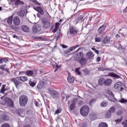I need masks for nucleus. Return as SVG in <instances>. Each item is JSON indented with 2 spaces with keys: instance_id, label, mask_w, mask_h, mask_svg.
Returning a JSON list of instances; mask_svg holds the SVG:
<instances>
[{
  "instance_id": "57",
  "label": "nucleus",
  "mask_w": 127,
  "mask_h": 127,
  "mask_svg": "<svg viewBox=\"0 0 127 127\" xmlns=\"http://www.w3.org/2000/svg\"><path fill=\"white\" fill-rule=\"evenodd\" d=\"M96 61L97 62H100L101 61V58L100 57H98L96 58Z\"/></svg>"
},
{
  "instance_id": "62",
  "label": "nucleus",
  "mask_w": 127,
  "mask_h": 127,
  "mask_svg": "<svg viewBox=\"0 0 127 127\" xmlns=\"http://www.w3.org/2000/svg\"><path fill=\"white\" fill-rule=\"evenodd\" d=\"M36 39H43V38L42 37H36Z\"/></svg>"
},
{
  "instance_id": "43",
  "label": "nucleus",
  "mask_w": 127,
  "mask_h": 127,
  "mask_svg": "<svg viewBox=\"0 0 127 127\" xmlns=\"http://www.w3.org/2000/svg\"><path fill=\"white\" fill-rule=\"evenodd\" d=\"M82 71L84 72L85 75H88L90 71H89V70L87 69V68H84Z\"/></svg>"
},
{
  "instance_id": "40",
  "label": "nucleus",
  "mask_w": 127,
  "mask_h": 127,
  "mask_svg": "<svg viewBox=\"0 0 127 127\" xmlns=\"http://www.w3.org/2000/svg\"><path fill=\"white\" fill-rule=\"evenodd\" d=\"M111 116H112V113L109 111L107 112L106 114H105V117L107 119H109V118H111Z\"/></svg>"
},
{
  "instance_id": "25",
  "label": "nucleus",
  "mask_w": 127,
  "mask_h": 127,
  "mask_svg": "<svg viewBox=\"0 0 127 127\" xmlns=\"http://www.w3.org/2000/svg\"><path fill=\"white\" fill-rule=\"evenodd\" d=\"M67 81L68 83H74V81H75V79L74 77L71 76H68Z\"/></svg>"
},
{
  "instance_id": "23",
  "label": "nucleus",
  "mask_w": 127,
  "mask_h": 127,
  "mask_svg": "<svg viewBox=\"0 0 127 127\" xmlns=\"http://www.w3.org/2000/svg\"><path fill=\"white\" fill-rule=\"evenodd\" d=\"M60 26V23H56L55 28L53 29V32L54 33H55V32H56V31H57V30H58V28H59Z\"/></svg>"
},
{
  "instance_id": "51",
  "label": "nucleus",
  "mask_w": 127,
  "mask_h": 127,
  "mask_svg": "<svg viewBox=\"0 0 127 127\" xmlns=\"http://www.w3.org/2000/svg\"><path fill=\"white\" fill-rule=\"evenodd\" d=\"M95 42H101V38L96 37L95 38Z\"/></svg>"
},
{
  "instance_id": "21",
  "label": "nucleus",
  "mask_w": 127,
  "mask_h": 127,
  "mask_svg": "<svg viewBox=\"0 0 127 127\" xmlns=\"http://www.w3.org/2000/svg\"><path fill=\"white\" fill-rule=\"evenodd\" d=\"M125 109L122 107L119 108L118 111H117V115L120 116V115H122L124 113Z\"/></svg>"
},
{
  "instance_id": "4",
  "label": "nucleus",
  "mask_w": 127,
  "mask_h": 127,
  "mask_svg": "<svg viewBox=\"0 0 127 127\" xmlns=\"http://www.w3.org/2000/svg\"><path fill=\"white\" fill-rule=\"evenodd\" d=\"M42 22L43 23V28H45L46 29H49L51 26V23L50 21L47 20L46 19L43 18L42 19Z\"/></svg>"
},
{
  "instance_id": "18",
  "label": "nucleus",
  "mask_w": 127,
  "mask_h": 127,
  "mask_svg": "<svg viewBox=\"0 0 127 127\" xmlns=\"http://www.w3.org/2000/svg\"><path fill=\"white\" fill-rule=\"evenodd\" d=\"M98 83L100 86H102V85H105V78H104V77L100 78L98 79Z\"/></svg>"
},
{
  "instance_id": "47",
  "label": "nucleus",
  "mask_w": 127,
  "mask_h": 127,
  "mask_svg": "<svg viewBox=\"0 0 127 127\" xmlns=\"http://www.w3.org/2000/svg\"><path fill=\"white\" fill-rule=\"evenodd\" d=\"M32 2H34V3H35L36 4H37V5H41V3L40 2H38V1H37L36 0H32Z\"/></svg>"
},
{
  "instance_id": "64",
  "label": "nucleus",
  "mask_w": 127,
  "mask_h": 127,
  "mask_svg": "<svg viewBox=\"0 0 127 127\" xmlns=\"http://www.w3.org/2000/svg\"><path fill=\"white\" fill-rule=\"evenodd\" d=\"M23 127H31V126H30V125H26L25 126H24Z\"/></svg>"
},
{
  "instance_id": "9",
  "label": "nucleus",
  "mask_w": 127,
  "mask_h": 127,
  "mask_svg": "<svg viewBox=\"0 0 127 127\" xmlns=\"http://www.w3.org/2000/svg\"><path fill=\"white\" fill-rule=\"evenodd\" d=\"M11 82L14 83V85L16 88H17V86L19 85H21L22 84V83L20 81L17 80L16 78L11 79Z\"/></svg>"
},
{
  "instance_id": "38",
  "label": "nucleus",
  "mask_w": 127,
  "mask_h": 127,
  "mask_svg": "<svg viewBox=\"0 0 127 127\" xmlns=\"http://www.w3.org/2000/svg\"><path fill=\"white\" fill-rule=\"evenodd\" d=\"M62 112V109L61 108H58L55 112V115H58V114H60Z\"/></svg>"
},
{
  "instance_id": "27",
  "label": "nucleus",
  "mask_w": 127,
  "mask_h": 127,
  "mask_svg": "<svg viewBox=\"0 0 127 127\" xmlns=\"http://www.w3.org/2000/svg\"><path fill=\"white\" fill-rule=\"evenodd\" d=\"M83 19V17L76 16L75 18V21L76 23H78L79 21H81Z\"/></svg>"
},
{
  "instance_id": "49",
  "label": "nucleus",
  "mask_w": 127,
  "mask_h": 127,
  "mask_svg": "<svg viewBox=\"0 0 127 127\" xmlns=\"http://www.w3.org/2000/svg\"><path fill=\"white\" fill-rule=\"evenodd\" d=\"M1 127H10V125L7 123H4L1 125Z\"/></svg>"
},
{
  "instance_id": "41",
  "label": "nucleus",
  "mask_w": 127,
  "mask_h": 127,
  "mask_svg": "<svg viewBox=\"0 0 127 127\" xmlns=\"http://www.w3.org/2000/svg\"><path fill=\"white\" fill-rule=\"evenodd\" d=\"M98 70L99 71H107L108 70H110V68H105V67H98Z\"/></svg>"
},
{
  "instance_id": "26",
  "label": "nucleus",
  "mask_w": 127,
  "mask_h": 127,
  "mask_svg": "<svg viewBox=\"0 0 127 127\" xmlns=\"http://www.w3.org/2000/svg\"><path fill=\"white\" fill-rule=\"evenodd\" d=\"M77 58H78L79 59H81L84 57V55L83 54V52H80L77 54Z\"/></svg>"
},
{
  "instance_id": "35",
  "label": "nucleus",
  "mask_w": 127,
  "mask_h": 127,
  "mask_svg": "<svg viewBox=\"0 0 127 127\" xmlns=\"http://www.w3.org/2000/svg\"><path fill=\"white\" fill-rule=\"evenodd\" d=\"M5 85H2V87L0 89V93H1V94H3L4 93V92H5Z\"/></svg>"
},
{
  "instance_id": "44",
  "label": "nucleus",
  "mask_w": 127,
  "mask_h": 127,
  "mask_svg": "<svg viewBox=\"0 0 127 127\" xmlns=\"http://www.w3.org/2000/svg\"><path fill=\"white\" fill-rule=\"evenodd\" d=\"M107 106H108L107 102H103L101 104V107H107Z\"/></svg>"
},
{
  "instance_id": "48",
  "label": "nucleus",
  "mask_w": 127,
  "mask_h": 127,
  "mask_svg": "<svg viewBox=\"0 0 127 127\" xmlns=\"http://www.w3.org/2000/svg\"><path fill=\"white\" fill-rule=\"evenodd\" d=\"M59 68H60V66L56 64V66H55V67H54V69H55L54 72H56L57 70L59 69Z\"/></svg>"
},
{
  "instance_id": "13",
  "label": "nucleus",
  "mask_w": 127,
  "mask_h": 127,
  "mask_svg": "<svg viewBox=\"0 0 127 127\" xmlns=\"http://www.w3.org/2000/svg\"><path fill=\"white\" fill-rule=\"evenodd\" d=\"M13 21L14 24L17 25V26L20 24V19H19V18L17 16L14 17Z\"/></svg>"
},
{
  "instance_id": "5",
  "label": "nucleus",
  "mask_w": 127,
  "mask_h": 127,
  "mask_svg": "<svg viewBox=\"0 0 127 127\" xmlns=\"http://www.w3.org/2000/svg\"><path fill=\"white\" fill-rule=\"evenodd\" d=\"M5 104L9 108H13L14 107L13 101H12V100L9 98H6Z\"/></svg>"
},
{
  "instance_id": "46",
  "label": "nucleus",
  "mask_w": 127,
  "mask_h": 127,
  "mask_svg": "<svg viewBox=\"0 0 127 127\" xmlns=\"http://www.w3.org/2000/svg\"><path fill=\"white\" fill-rule=\"evenodd\" d=\"M75 105H76L73 104V103H71V104L69 106V108H70V109L71 110V111H73V110H74V109H75Z\"/></svg>"
},
{
  "instance_id": "59",
  "label": "nucleus",
  "mask_w": 127,
  "mask_h": 127,
  "mask_svg": "<svg viewBox=\"0 0 127 127\" xmlns=\"http://www.w3.org/2000/svg\"><path fill=\"white\" fill-rule=\"evenodd\" d=\"M34 104H35V106H36V107H38V102L35 101Z\"/></svg>"
},
{
  "instance_id": "53",
  "label": "nucleus",
  "mask_w": 127,
  "mask_h": 127,
  "mask_svg": "<svg viewBox=\"0 0 127 127\" xmlns=\"http://www.w3.org/2000/svg\"><path fill=\"white\" fill-rule=\"evenodd\" d=\"M112 97H113L112 99H110L109 100L111 101V102H117V99L115 98V96L113 95Z\"/></svg>"
},
{
  "instance_id": "6",
  "label": "nucleus",
  "mask_w": 127,
  "mask_h": 127,
  "mask_svg": "<svg viewBox=\"0 0 127 127\" xmlns=\"http://www.w3.org/2000/svg\"><path fill=\"white\" fill-rule=\"evenodd\" d=\"M123 85L124 84L122 81L116 82L114 84V89H115V90H117V91H119L120 89H121V87H122Z\"/></svg>"
},
{
  "instance_id": "36",
  "label": "nucleus",
  "mask_w": 127,
  "mask_h": 127,
  "mask_svg": "<svg viewBox=\"0 0 127 127\" xmlns=\"http://www.w3.org/2000/svg\"><path fill=\"white\" fill-rule=\"evenodd\" d=\"M29 84L30 85V86H31V87H34V86H35V85H36V83L32 81V80H31V79H30L29 81Z\"/></svg>"
},
{
  "instance_id": "56",
  "label": "nucleus",
  "mask_w": 127,
  "mask_h": 127,
  "mask_svg": "<svg viewBox=\"0 0 127 127\" xmlns=\"http://www.w3.org/2000/svg\"><path fill=\"white\" fill-rule=\"evenodd\" d=\"M61 46L64 49H66V48H68V46L64 45V44H61Z\"/></svg>"
},
{
  "instance_id": "45",
  "label": "nucleus",
  "mask_w": 127,
  "mask_h": 127,
  "mask_svg": "<svg viewBox=\"0 0 127 127\" xmlns=\"http://www.w3.org/2000/svg\"><path fill=\"white\" fill-rule=\"evenodd\" d=\"M77 102H78V99L74 98L71 101V104H73V105H76V104H77Z\"/></svg>"
},
{
  "instance_id": "12",
  "label": "nucleus",
  "mask_w": 127,
  "mask_h": 127,
  "mask_svg": "<svg viewBox=\"0 0 127 127\" xmlns=\"http://www.w3.org/2000/svg\"><path fill=\"white\" fill-rule=\"evenodd\" d=\"M34 9H35V10H36V11L38 12L39 13H40V14H41V15H44V11H43V9H42V8L37 6V7H35L34 8Z\"/></svg>"
},
{
  "instance_id": "33",
  "label": "nucleus",
  "mask_w": 127,
  "mask_h": 127,
  "mask_svg": "<svg viewBox=\"0 0 127 127\" xmlns=\"http://www.w3.org/2000/svg\"><path fill=\"white\" fill-rule=\"evenodd\" d=\"M90 119L92 120H96L97 119V115L95 113H92L90 114Z\"/></svg>"
},
{
  "instance_id": "1",
  "label": "nucleus",
  "mask_w": 127,
  "mask_h": 127,
  "mask_svg": "<svg viewBox=\"0 0 127 127\" xmlns=\"http://www.w3.org/2000/svg\"><path fill=\"white\" fill-rule=\"evenodd\" d=\"M90 112V107L87 105H84L81 108L80 110V113L81 116L83 117H87L89 115Z\"/></svg>"
},
{
  "instance_id": "61",
  "label": "nucleus",
  "mask_w": 127,
  "mask_h": 127,
  "mask_svg": "<svg viewBox=\"0 0 127 127\" xmlns=\"http://www.w3.org/2000/svg\"><path fill=\"white\" fill-rule=\"evenodd\" d=\"M123 12H127V6L123 10Z\"/></svg>"
},
{
  "instance_id": "15",
  "label": "nucleus",
  "mask_w": 127,
  "mask_h": 127,
  "mask_svg": "<svg viewBox=\"0 0 127 127\" xmlns=\"http://www.w3.org/2000/svg\"><path fill=\"white\" fill-rule=\"evenodd\" d=\"M108 76L112 77L113 78H115V79H119L121 78V76L114 73V72H109L108 73Z\"/></svg>"
},
{
  "instance_id": "31",
  "label": "nucleus",
  "mask_w": 127,
  "mask_h": 127,
  "mask_svg": "<svg viewBox=\"0 0 127 127\" xmlns=\"http://www.w3.org/2000/svg\"><path fill=\"white\" fill-rule=\"evenodd\" d=\"M8 61V60L6 58H0V64H2L3 62H7Z\"/></svg>"
},
{
  "instance_id": "8",
  "label": "nucleus",
  "mask_w": 127,
  "mask_h": 127,
  "mask_svg": "<svg viewBox=\"0 0 127 127\" xmlns=\"http://www.w3.org/2000/svg\"><path fill=\"white\" fill-rule=\"evenodd\" d=\"M41 30V26L39 25H36L32 28L33 32H39Z\"/></svg>"
},
{
  "instance_id": "63",
  "label": "nucleus",
  "mask_w": 127,
  "mask_h": 127,
  "mask_svg": "<svg viewBox=\"0 0 127 127\" xmlns=\"http://www.w3.org/2000/svg\"><path fill=\"white\" fill-rule=\"evenodd\" d=\"M13 38H16V39H18V37H17V36H16V35H14L13 36Z\"/></svg>"
},
{
  "instance_id": "28",
  "label": "nucleus",
  "mask_w": 127,
  "mask_h": 127,
  "mask_svg": "<svg viewBox=\"0 0 127 127\" xmlns=\"http://www.w3.org/2000/svg\"><path fill=\"white\" fill-rule=\"evenodd\" d=\"M25 75L29 76H32L33 75V71L29 70L25 72Z\"/></svg>"
},
{
  "instance_id": "42",
  "label": "nucleus",
  "mask_w": 127,
  "mask_h": 127,
  "mask_svg": "<svg viewBox=\"0 0 127 127\" xmlns=\"http://www.w3.org/2000/svg\"><path fill=\"white\" fill-rule=\"evenodd\" d=\"M115 111L116 108H115V107H112L110 109L109 112H110V113L112 114V113H115Z\"/></svg>"
},
{
  "instance_id": "60",
  "label": "nucleus",
  "mask_w": 127,
  "mask_h": 127,
  "mask_svg": "<svg viewBox=\"0 0 127 127\" xmlns=\"http://www.w3.org/2000/svg\"><path fill=\"white\" fill-rule=\"evenodd\" d=\"M6 117H7L6 115H4L3 116V120H4V121H6Z\"/></svg>"
},
{
  "instance_id": "50",
  "label": "nucleus",
  "mask_w": 127,
  "mask_h": 127,
  "mask_svg": "<svg viewBox=\"0 0 127 127\" xmlns=\"http://www.w3.org/2000/svg\"><path fill=\"white\" fill-rule=\"evenodd\" d=\"M122 125L124 127H127V120H125L122 123Z\"/></svg>"
},
{
  "instance_id": "17",
  "label": "nucleus",
  "mask_w": 127,
  "mask_h": 127,
  "mask_svg": "<svg viewBox=\"0 0 127 127\" xmlns=\"http://www.w3.org/2000/svg\"><path fill=\"white\" fill-rule=\"evenodd\" d=\"M21 28L24 32H29V28L26 25H22L21 27Z\"/></svg>"
},
{
  "instance_id": "20",
  "label": "nucleus",
  "mask_w": 127,
  "mask_h": 127,
  "mask_svg": "<svg viewBox=\"0 0 127 127\" xmlns=\"http://www.w3.org/2000/svg\"><path fill=\"white\" fill-rule=\"evenodd\" d=\"M110 43V39L108 38H105L102 41V45H104V44H109Z\"/></svg>"
},
{
  "instance_id": "39",
  "label": "nucleus",
  "mask_w": 127,
  "mask_h": 127,
  "mask_svg": "<svg viewBox=\"0 0 127 127\" xmlns=\"http://www.w3.org/2000/svg\"><path fill=\"white\" fill-rule=\"evenodd\" d=\"M80 69H81V68H80V67H77V68H75V71L77 75H81V72H80Z\"/></svg>"
},
{
  "instance_id": "29",
  "label": "nucleus",
  "mask_w": 127,
  "mask_h": 127,
  "mask_svg": "<svg viewBox=\"0 0 127 127\" xmlns=\"http://www.w3.org/2000/svg\"><path fill=\"white\" fill-rule=\"evenodd\" d=\"M78 47H80V45H76L73 47H71L69 49V51H73V50H75L76 48H78Z\"/></svg>"
},
{
  "instance_id": "24",
  "label": "nucleus",
  "mask_w": 127,
  "mask_h": 127,
  "mask_svg": "<svg viewBox=\"0 0 127 127\" xmlns=\"http://www.w3.org/2000/svg\"><path fill=\"white\" fill-rule=\"evenodd\" d=\"M95 55L93 54V53L92 52H89L87 53V57L89 59H91V58H93Z\"/></svg>"
},
{
  "instance_id": "58",
  "label": "nucleus",
  "mask_w": 127,
  "mask_h": 127,
  "mask_svg": "<svg viewBox=\"0 0 127 127\" xmlns=\"http://www.w3.org/2000/svg\"><path fill=\"white\" fill-rule=\"evenodd\" d=\"M83 101H80L78 102V106H81V105H83Z\"/></svg>"
},
{
  "instance_id": "2",
  "label": "nucleus",
  "mask_w": 127,
  "mask_h": 127,
  "mask_svg": "<svg viewBox=\"0 0 127 127\" xmlns=\"http://www.w3.org/2000/svg\"><path fill=\"white\" fill-rule=\"evenodd\" d=\"M19 102L21 107H25L28 102V97L25 95H21L19 97Z\"/></svg>"
},
{
  "instance_id": "11",
  "label": "nucleus",
  "mask_w": 127,
  "mask_h": 127,
  "mask_svg": "<svg viewBox=\"0 0 127 127\" xmlns=\"http://www.w3.org/2000/svg\"><path fill=\"white\" fill-rule=\"evenodd\" d=\"M18 15L19 16H25V10H20L18 12H15L13 15Z\"/></svg>"
},
{
  "instance_id": "55",
  "label": "nucleus",
  "mask_w": 127,
  "mask_h": 127,
  "mask_svg": "<svg viewBox=\"0 0 127 127\" xmlns=\"http://www.w3.org/2000/svg\"><path fill=\"white\" fill-rule=\"evenodd\" d=\"M97 100L96 99H92L90 100V104H93V103H96Z\"/></svg>"
},
{
  "instance_id": "34",
  "label": "nucleus",
  "mask_w": 127,
  "mask_h": 127,
  "mask_svg": "<svg viewBox=\"0 0 127 127\" xmlns=\"http://www.w3.org/2000/svg\"><path fill=\"white\" fill-rule=\"evenodd\" d=\"M15 3L16 5H18V4H24V3L20 1V0H15Z\"/></svg>"
},
{
  "instance_id": "7",
  "label": "nucleus",
  "mask_w": 127,
  "mask_h": 127,
  "mask_svg": "<svg viewBox=\"0 0 127 127\" xmlns=\"http://www.w3.org/2000/svg\"><path fill=\"white\" fill-rule=\"evenodd\" d=\"M54 99H58L59 98V93L55 90H52L50 93Z\"/></svg>"
},
{
  "instance_id": "37",
  "label": "nucleus",
  "mask_w": 127,
  "mask_h": 127,
  "mask_svg": "<svg viewBox=\"0 0 127 127\" xmlns=\"http://www.w3.org/2000/svg\"><path fill=\"white\" fill-rule=\"evenodd\" d=\"M20 81H22V82H25V81H27V77L26 76H21L19 77Z\"/></svg>"
},
{
  "instance_id": "16",
  "label": "nucleus",
  "mask_w": 127,
  "mask_h": 127,
  "mask_svg": "<svg viewBox=\"0 0 127 127\" xmlns=\"http://www.w3.org/2000/svg\"><path fill=\"white\" fill-rule=\"evenodd\" d=\"M5 66H6V64H3V65H0V69L2 71H5L6 72H7V73H10L9 71V68L6 67L5 68Z\"/></svg>"
},
{
  "instance_id": "30",
  "label": "nucleus",
  "mask_w": 127,
  "mask_h": 127,
  "mask_svg": "<svg viewBox=\"0 0 127 127\" xmlns=\"http://www.w3.org/2000/svg\"><path fill=\"white\" fill-rule=\"evenodd\" d=\"M98 127H108V124L105 122H102L99 124Z\"/></svg>"
},
{
  "instance_id": "54",
  "label": "nucleus",
  "mask_w": 127,
  "mask_h": 127,
  "mask_svg": "<svg viewBox=\"0 0 127 127\" xmlns=\"http://www.w3.org/2000/svg\"><path fill=\"white\" fill-rule=\"evenodd\" d=\"M122 120H123V117H122L121 119H117L115 120V122L117 124H119V123H121V122H122Z\"/></svg>"
},
{
  "instance_id": "10",
  "label": "nucleus",
  "mask_w": 127,
  "mask_h": 127,
  "mask_svg": "<svg viewBox=\"0 0 127 127\" xmlns=\"http://www.w3.org/2000/svg\"><path fill=\"white\" fill-rule=\"evenodd\" d=\"M112 83H113V80L111 78H107L105 79L104 86H106L107 87L111 86V85H112Z\"/></svg>"
},
{
  "instance_id": "3",
  "label": "nucleus",
  "mask_w": 127,
  "mask_h": 127,
  "mask_svg": "<svg viewBox=\"0 0 127 127\" xmlns=\"http://www.w3.org/2000/svg\"><path fill=\"white\" fill-rule=\"evenodd\" d=\"M68 32L72 36H76L79 32V30L75 26H70Z\"/></svg>"
},
{
  "instance_id": "19",
  "label": "nucleus",
  "mask_w": 127,
  "mask_h": 127,
  "mask_svg": "<svg viewBox=\"0 0 127 127\" xmlns=\"http://www.w3.org/2000/svg\"><path fill=\"white\" fill-rule=\"evenodd\" d=\"M79 63L80 65H85L87 63V59L84 58H82L79 60Z\"/></svg>"
},
{
  "instance_id": "52",
  "label": "nucleus",
  "mask_w": 127,
  "mask_h": 127,
  "mask_svg": "<svg viewBox=\"0 0 127 127\" xmlns=\"http://www.w3.org/2000/svg\"><path fill=\"white\" fill-rule=\"evenodd\" d=\"M91 49L92 50H93V51H94V52L96 53V54H99V50L96 49L95 48H92Z\"/></svg>"
},
{
  "instance_id": "14",
  "label": "nucleus",
  "mask_w": 127,
  "mask_h": 127,
  "mask_svg": "<svg viewBox=\"0 0 127 127\" xmlns=\"http://www.w3.org/2000/svg\"><path fill=\"white\" fill-rule=\"evenodd\" d=\"M106 27H107V25L103 24L101 26H100L98 29V31L99 33H103V31H105V29H106Z\"/></svg>"
},
{
  "instance_id": "22",
  "label": "nucleus",
  "mask_w": 127,
  "mask_h": 127,
  "mask_svg": "<svg viewBox=\"0 0 127 127\" xmlns=\"http://www.w3.org/2000/svg\"><path fill=\"white\" fill-rule=\"evenodd\" d=\"M13 19V17L11 16V17H8L7 19V23L9 25H10L12 23V20Z\"/></svg>"
},
{
  "instance_id": "32",
  "label": "nucleus",
  "mask_w": 127,
  "mask_h": 127,
  "mask_svg": "<svg viewBox=\"0 0 127 127\" xmlns=\"http://www.w3.org/2000/svg\"><path fill=\"white\" fill-rule=\"evenodd\" d=\"M118 102L121 103V104H127V99H125V98H121Z\"/></svg>"
}]
</instances>
